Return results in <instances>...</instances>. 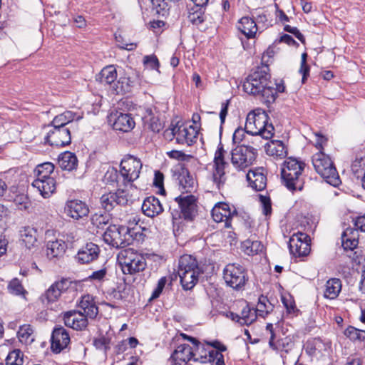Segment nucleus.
<instances>
[{
  "instance_id": "nucleus-35",
  "label": "nucleus",
  "mask_w": 365,
  "mask_h": 365,
  "mask_svg": "<svg viewBox=\"0 0 365 365\" xmlns=\"http://www.w3.org/2000/svg\"><path fill=\"white\" fill-rule=\"evenodd\" d=\"M187 271H202V268L199 267L196 259L189 255L180 257L178 272L185 273Z\"/></svg>"
},
{
  "instance_id": "nucleus-41",
  "label": "nucleus",
  "mask_w": 365,
  "mask_h": 365,
  "mask_svg": "<svg viewBox=\"0 0 365 365\" xmlns=\"http://www.w3.org/2000/svg\"><path fill=\"white\" fill-rule=\"evenodd\" d=\"M135 83V81L130 77L123 76L114 84L113 91L116 94L130 92Z\"/></svg>"
},
{
  "instance_id": "nucleus-43",
  "label": "nucleus",
  "mask_w": 365,
  "mask_h": 365,
  "mask_svg": "<svg viewBox=\"0 0 365 365\" xmlns=\"http://www.w3.org/2000/svg\"><path fill=\"white\" fill-rule=\"evenodd\" d=\"M117 78V71L114 66L103 68L99 75V80L102 83L111 85Z\"/></svg>"
},
{
  "instance_id": "nucleus-58",
  "label": "nucleus",
  "mask_w": 365,
  "mask_h": 365,
  "mask_svg": "<svg viewBox=\"0 0 365 365\" xmlns=\"http://www.w3.org/2000/svg\"><path fill=\"white\" fill-rule=\"evenodd\" d=\"M166 282H167V279L165 277H161L158 280L157 287L154 289V291L152 294L151 299H156V298L159 297V296L162 293V292L165 286Z\"/></svg>"
},
{
  "instance_id": "nucleus-34",
  "label": "nucleus",
  "mask_w": 365,
  "mask_h": 365,
  "mask_svg": "<svg viewBox=\"0 0 365 365\" xmlns=\"http://www.w3.org/2000/svg\"><path fill=\"white\" fill-rule=\"evenodd\" d=\"M342 246L346 250H353L358 245V232L352 228H347L341 235Z\"/></svg>"
},
{
  "instance_id": "nucleus-14",
  "label": "nucleus",
  "mask_w": 365,
  "mask_h": 365,
  "mask_svg": "<svg viewBox=\"0 0 365 365\" xmlns=\"http://www.w3.org/2000/svg\"><path fill=\"white\" fill-rule=\"evenodd\" d=\"M128 201L129 195L124 189H118L115 192L105 193L101 197V207L107 212L113 210L117 205H125Z\"/></svg>"
},
{
  "instance_id": "nucleus-18",
  "label": "nucleus",
  "mask_w": 365,
  "mask_h": 365,
  "mask_svg": "<svg viewBox=\"0 0 365 365\" xmlns=\"http://www.w3.org/2000/svg\"><path fill=\"white\" fill-rule=\"evenodd\" d=\"M99 254V247L95 243L88 242L78 251L74 259L78 264H86L96 260Z\"/></svg>"
},
{
  "instance_id": "nucleus-2",
  "label": "nucleus",
  "mask_w": 365,
  "mask_h": 365,
  "mask_svg": "<svg viewBox=\"0 0 365 365\" xmlns=\"http://www.w3.org/2000/svg\"><path fill=\"white\" fill-rule=\"evenodd\" d=\"M268 114L262 109L250 112L245 123V132L252 135H259L268 140L273 137L274 128L269 122Z\"/></svg>"
},
{
  "instance_id": "nucleus-40",
  "label": "nucleus",
  "mask_w": 365,
  "mask_h": 365,
  "mask_svg": "<svg viewBox=\"0 0 365 365\" xmlns=\"http://www.w3.org/2000/svg\"><path fill=\"white\" fill-rule=\"evenodd\" d=\"M66 249V245L63 240L50 241L47 244V255L50 258L58 257L63 255Z\"/></svg>"
},
{
  "instance_id": "nucleus-37",
  "label": "nucleus",
  "mask_w": 365,
  "mask_h": 365,
  "mask_svg": "<svg viewBox=\"0 0 365 365\" xmlns=\"http://www.w3.org/2000/svg\"><path fill=\"white\" fill-rule=\"evenodd\" d=\"M239 30L248 38H254L258 30L257 23L247 16L242 17L239 22Z\"/></svg>"
},
{
  "instance_id": "nucleus-27",
  "label": "nucleus",
  "mask_w": 365,
  "mask_h": 365,
  "mask_svg": "<svg viewBox=\"0 0 365 365\" xmlns=\"http://www.w3.org/2000/svg\"><path fill=\"white\" fill-rule=\"evenodd\" d=\"M179 190L182 193L191 194L196 189L197 182L187 169H182L179 176Z\"/></svg>"
},
{
  "instance_id": "nucleus-48",
  "label": "nucleus",
  "mask_w": 365,
  "mask_h": 365,
  "mask_svg": "<svg viewBox=\"0 0 365 365\" xmlns=\"http://www.w3.org/2000/svg\"><path fill=\"white\" fill-rule=\"evenodd\" d=\"M242 247L247 255H253L262 252L264 246L259 241H251L248 240L243 242Z\"/></svg>"
},
{
  "instance_id": "nucleus-21",
  "label": "nucleus",
  "mask_w": 365,
  "mask_h": 365,
  "mask_svg": "<svg viewBox=\"0 0 365 365\" xmlns=\"http://www.w3.org/2000/svg\"><path fill=\"white\" fill-rule=\"evenodd\" d=\"M51 349L56 353H60L70 342L69 334L63 327H56L51 335Z\"/></svg>"
},
{
  "instance_id": "nucleus-44",
  "label": "nucleus",
  "mask_w": 365,
  "mask_h": 365,
  "mask_svg": "<svg viewBox=\"0 0 365 365\" xmlns=\"http://www.w3.org/2000/svg\"><path fill=\"white\" fill-rule=\"evenodd\" d=\"M274 306L269 302L267 297L261 295L259 297L258 303L255 310L256 314L264 318L266 317L272 310Z\"/></svg>"
},
{
  "instance_id": "nucleus-55",
  "label": "nucleus",
  "mask_w": 365,
  "mask_h": 365,
  "mask_svg": "<svg viewBox=\"0 0 365 365\" xmlns=\"http://www.w3.org/2000/svg\"><path fill=\"white\" fill-rule=\"evenodd\" d=\"M110 339L105 336H101L95 339L93 344L97 349H103L106 352L107 350L110 349Z\"/></svg>"
},
{
  "instance_id": "nucleus-15",
  "label": "nucleus",
  "mask_w": 365,
  "mask_h": 365,
  "mask_svg": "<svg viewBox=\"0 0 365 365\" xmlns=\"http://www.w3.org/2000/svg\"><path fill=\"white\" fill-rule=\"evenodd\" d=\"M71 283V282L68 279H62L60 281L54 282L40 297V300L42 304L48 307L50 304L56 302L61 294L68 289Z\"/></svg>"
},
{
  "instance_id": "nucleus-7",
  "label": "nucleus",
  "mask_w": 365,
  "mask_h": 365,
  "mask_svg": "<svg viewBox=\"0 0 365 365\" xmlns=\"http://www.w3.org/2000/svg\"><path fill=\"white\" fill-rule=\"evenodd\" d=\"M142 168L143 163L140 158L130 155H125L120 163L122 185H132V183L139 178Z\"/></svg>"
},
{
  "instance_id": "nucleus-26",
  "label": "nucleus",
  "mask_w": 365,
  "mask_h": 365,
  "mask_svg": "<svg viewBox=\"0 0 365 365\" xmlns=\"http://www.w3.org/2000/svg\"><path fill=\"white\" fill-rule=\"evenodd\" d=\"M56 184L54 178H48L41 180L35 179L32 182V186L37 188L44 198H48L55 192Z\"/></svg>"
},
{
  "instance_id": "nucleus-62",
  "label": "nucleus",
  "mask_w": 365,
  "mask_h": 365,
  "mask_svg": "<svg viewBox=\"0 0 365 365\" xmlns=\"http://www.w3.org/2000/svg\"><path fill=\"white\" fill-rule=\"evenodd\" d=\"M266 330L268 331L270 334V338L269 340V346L272 349H277L279 347L277 346L275 343V333L273 329V324L272 323H268L266 326Z\"/></svg>"
},
{
  "instance_id": "nucleus-20",
  "label": "nucleus",
  "mask_w": 365,
  "mask_h": 365,
  "mask_svg": "<svg viewBox=\"0 0 365 365\" xmlns=\"http://www.w3.org/2000/svg\"><path fill=\"white\" fill-rule=\"evenodd\" d=\"M192 348L188 344H180L175 349L168 359L170 365L187 364L192 360Z\"/></svg>"
},
{
  "instance_id": "nucleus-17",
  "label": "nucleus",
  "mask_w": 365,
  "mask_h": 365,
  "mask_svg": "<svg viewBox=\"0 0 365 365\" xmlns=\"http://www.w3.org/2000/svg\"><path fill=\"white\" fill-rule=\"evenodd\" d=\"M185 220H191L197 212L196 198L192 194L181 195L175 198Z\"/></svg>"
},
{
  "instance_id": "nucleus-19",
  "label": "nucleus",
  "mask_w": 365,
  "mask_h": 365,
  "mask_svg": "<svg viewBox=\"0 0 365 365\" xmlns=\"http://www.w3.org/2000/svg\"><path fill=\"white\" fill-rule=\"evenodd\" d=\"M64 212L68 217L78 220L88 215L89 208L84 202L79 200H72L66 203Z\"/></svg>"
},
{
  "instance_id": "nucleus-61",
  "label": "nucleus",
  "mask_w": 365,
  "mask_h": 365,
  "mask_svg": "<svg viewBox=\"0 0 365 365\" xmlns=\"http://www.w3.org/2000/svg\"><path fill=\"white\" fill-rule=\"evenodd\" d=\"M148 128L154 133H159L163 125L158 118L151 117L148 123Z\"/></svg>"
},
{
  "instance_id": "nucleus-42",
  "label": "nucleus",
  "mask_w": 365,
  "mask_h": 365,
  "mask_svg": "<svg viewBox=\"0 0 365 365\" xmlns=\"http://www.w3.org/2000/svg\"><path fill=\"white\" fill-rule=\"evenodd\" d=\"M54 168V165L50 162H46L38 165L34 170V174L36 177V179L41 180L53 178L51 174L53 173Z\"/></svg>"
},
{
  "instance_id": "nucleus-31",
  "label": "nucleus",
  "mask_w": 365,
  "mask_h": 365,
  "mask_svg": "<svg viewBox=\"0 0 365 365\" xmlns=\"http://www.w3.org/2000/svg\"><path fill=\"white\" fill-rule=\"evenodd\" d=\"M82 117L76 116V114L71 110H67L56 115L51 123L48 124L46 128L57 127L63 128L68 127V125L73 122L74 120H79Z\"/></svg>"
},
{
  "instance_id": "nucleus-23",
  "label": "nucleus",
  "mask_w": 365,
  "mask_h": 365,
  "mask_svg": "<svg viewBox=\"0 0 365 365\" xmlns=\"http://www.w3.org/2000/svg\"><path fill=\"white\" fill-rule=\"evenodd\" d=\"M250 185L257 191L263 190L267 185L265 170L260 167L250 170L246 175Z\"/></svg>"
},
{
  "instance_id": "nucleus-51",
  "label": "nucleus",
  "mask_w": 365,
  "mask_h": 365,
  "mask_svg": "<svg viewBox=\"0 0 365 365\" xmlns=\"http://www.w3.org/2000/svg\"><path fill=\"white\" fill-rule=\"evenodd\" d=\"M110 220V216L108 214L104 213H95L91 217V222L98 228L103 229V226L108 224Z\"/></svg>"
},
{
  "instance_id": "nucleus-47",
  "label": "nucleus",
  "mask_w": 365,
  "mask_h": 365,
  "mask_svg": "<svg viewBox=\"0 0 365 365\" xmlns=\"http://www.w3.org/2000/svg\"><path fill=\"white\" fill-rule=\"evenodd\" d=\"M8 292L16 296H21L25 298L27 291L24 289L21 282L18 278L12 279L7 287Z\"/></svg>"
},
{
  "instance_id": "nucleus-25",
  "label": "nucleus",
  "mask_w": 365,
  "mask_h": 365,
  "mask_svg": "<svg viewBox=\"0 0 365 365\" xmlns=\"http://www.w3.org/2000/svg\"><path fill=\"white\" fill-rule=\"evenodd\" d=\"M79 311H81L84 316L90 319H95L98 314V307L94 302L91 295L86 294L81 297L78 304Z\"/></svg>"
},
{
  "instance_id": "nucleus-50",
  "label": "nucleus",
  "mask_w": 365,
  "mask_h": 365,
  "mask_svg": "<svg viewBox=\"0 0 365 365\" xmlns=\"http://www.w3.org/2000/svg\"><path fill=\"white\" fill-rule=\"evenodd\" d=\"M24 354L19 349H14L9 353L6 358V365H23Z\"/></svg>"
},
{
  "instance_id": "nucleus-63",
  "label": "nucleus",
  "mask_w": 365,
  "mask_h": 365,
  "mask_svg": "<svg viewBox=\"0 0 365 365\" xmlns=\"http://www.w3.org/2000/svg\"><path fill=\"white\" fill-rule=\"evenodd\" d=\"M260 200L262 204V212L264 215H269L272 212V205L269 197L261 196Z\"/></svg>"
},
{
  "instance_id": "nucleus-29",
  "label": "nucleus",
  "mask_w": 365,
  "mask_h": 365,
  "mask_svg": "<svg viewBox=\"0 0 365 365\" xmlns=\"http://www.w3.org/2000/svg\"><path fill=\"white\" fill-rule=\"evenodd\" d=\"M329 349H330V344L324 342L319 338L308 340L305 345V351L311 356L322 354L323 352L327 351Z\"/></svg>"
},
{
  "instance_id": "nucleus-39",
  "label": "nucleus",
  "mask_w": 365,
  "mask_h": 365,
  "mask_svg": "<svg viewBox=\"0 0 365 365\" xmlns=\"http://www.w3.org/2000/svg\"><path fill=\"white\" fill-rule=\"evenodd\" d=\"M266 152L277 158H283L287 155V149L281 140H272L267 144Z\"/></svg>"
},
{
  "instance_id": "nucleus-57",
  "label": "nucleus",
  "mask_w": 365,
  "mask_h": 365,
  "mask_svg": "<svg viewBox=\"0 0 365 365\" xmlns=\"http://www.w3.org/2000/svg\"><path fill=\"white\" fill-rule=\"evenodd\" d=\"M275 343L279 348L277 349H274V351L284 350L286 352H288V350L292 348L290 339L287 337L278 339Z\"/></svg>"
},
{
  "instance_id": "nucleus-59",
  "label": "nucleus",
  "mask_w": 365,
  "mask_h": 365,
  "mask_svg": "<svg viewBox=\"0 0 365 365\" xmlns=\"http://www.w3.org/2000/svg\"><path fill=\"white\" fill-rule=\"evenodd\" d=\"M107 274V269L102 268L98 271L93 272L89 277L88 279L90 281H97L101 282L103 280Z\"/></svg>"
},
{
  "instance_id": "nucleus-11",
  "label": "nucleus",
  "mask_w": 365,
  "mask_h": 365,
  "mask_svg": "<svg viewBox=\"0 0 365 365\" xmlns=\"http://www.w3.org/2000/svg\"><path fill=\"white\" fill-rule=\"evenodd\" d=\"M198 132L192 125L188 127L178 123L165 131L166 137L173 136L175 138L179 144L192 145L197 138Z\"/></svg>"
},
{
  "instance_id": "nucleus-64",
  "label": "nucleus",
  "mask_w": 365,
  "mask_h": 365,
  "mask_svg": "<svg viewBox=\"0 0 365 365\" xmlns=\"http://www.w3.org/2000/svg\"><path fill=\"white\" fill-rule=\"evenodd\" d=\"M153 184L155 187L160 188V192L162 194L165 192V190L163 187V175L159 171L155 173Z\"/></svg>"
},
{
  "instance_id": "nucleus-45",
  "label": "nucleus",
  "mask_w": 365,
  "mask_h": 365,
  "mask_svg": "<svg viewBox=\"0 0 365 365\" xmlns=\"http://www.w3.org/2000/svg\"><path fill=\"white\" fill-rule=\"evenodd\" d=\"M34 330L30 324H24L19 327L17 332L19 341L25 344H30L34 341Z\"/></svg>"
},
{
  "instance_id": "nucleus-52",
  "label": "nucleus",
  "mask_w": 365,
  "mask_h": 365,
  "mask_svg": "<svg viewBox=\"0 0 365 365\" xmlns=\"http://www.w3.org/2000/svg\"><path fill=\"white\" fill-rule=\"evenodd\" d=\"M104 179L108 183L117 182L122 184V178L120 177V171L118 173L117 169L111 167L108 169L104 175Z\"/></svg>"
},
{
  "instance_id": "nucleus-38",
  "label": "nucleus",
  "mask_w": 365,
  "mask_h": 365,
  "mask_svg": "<svg viewBox=\"0 0 365 365\" xmlns=\"http://www.w3.org/2000/svg\"><path fill=\"white\" fill-rule=\"evenodd\" d=\"M203 271H187L184 272H178L180 279V282L185 289H191L197 282L199 276Z\"/></svg>"
},
{
  "instance_id": "nucleus-46",
  "label": "nucleus",
  "mask_w": 365,
  "mask_h": 365,
  "mask_svg": "<svg viewBox=\"0 0 365 365\" xmlns=\"http://www.w3.org/2000/svg\"><path fill=\"white\" fill-rule=\"evenodd\" d=\"M240 318L241 326H249L252 324L257 319L255 310L252 309L248 304H246L241 311Z\"/></svg>"
},
{
  "instance_id": "nucleus-53",
  "label": "nucleus",
  "mask_w": 365,
  "mask_h": 365,
  "mask_svg": "<svg viewBox=\"0 0 365 365\" xmlns=\"http://www.w3.org/2000/svg\"><path fill=\"white\" fill-rule=\"evenodd\" d=\"M202 7H199L196 11L190 12L188 14L189 21L194 25H200L204 21V14Z\"/></svg>"
},
{
  "instance_id": "nucleus-13",
  "label": "nucleus",
  "mask_w": 365,
  "mask_h": 365,
  "mask_svg": "<svg viewBox=\"0 0 365 365\" xmlns=\"http://www.w3.org/2000/svg\"><path fill=\"white\" fill-rule=\"evenodd\" d=\"M44 138L51 146L63 147L71 142V128L69 127H50Z\"/></svg>"
},
{
  "instance_id": "nucleus-49",
  "label": "nucleus",
  "mask_w": 365,
  "mask_h": 365,
  "mask_svg": "<svg viewBox=\"0 0 365 365\" xmlns=\"http://www.w3.org/2000/svg\"><path fill=\"white\" fill-rule=\"evenodd\" d=\"M344 334L350 340L362 341L365 340V331L349 326L344 331Z\"/></svg>"
},
{
  "instance_id": "nucleus-1",
  "label": "nucleus",
  "mask_w": 365,
  "mask_h": 365,
  "mask_svg": "<svg viewBox=\"0 0 365 365\" xmlns=\"http://www.w3.org/2000/svg\"><path fill=\"white\" fill-rule=\"evenodd\" d=\"M269 68L266 64L257 68L242 83L243 91L249 95L261 98L267 104L274 102L273 82L270 81Z\"/></svg>"
},
{
  "instance_id": "nucleus-33",
  "label": "nucleus",
  "mask_w": 365,
  "mask_h": 365,
  "mask_svg": "<svg viewBox=\"0 0 365 365\" xmlns=\"http://www.w3.org/2000/svg\"><path fill=\"white\" fill-rule=\"evenodd\" d=\"M20 237L25 246L31 249L37 242V230L30 226L23 227L20 230Z\"/></svg>"
},
{
  "instance_id": "nucleus-24",
  "label": "nucleus",
  "mask_w": 365,
  "mask_h": 365,
  "mask_svg": "<svg viewBox=\"0 0 365 365\" xmlns=\"http://www.w3.org/2000/svg\"><path fill=\"white\" fill-rule=\"evenodd\" d=\"M217 351L211 349L208 344H197V345L192 349V361L195 362H200L202 364L211 363L213 361V355Z\"/></svg>"
},
{
  "instance_id": "nucleus-12",
  "label": "nucleus",
  "mask_w": 365,
  "mask_h": 365,
  "mask_svg": "<svg viewBox=\"0 0 365 365\" xmlns=\"http://www.w3.org/2000/svg\"><path fill=\"white\" fill-rule=\"evenodd\" d=\"M288 246L294 256H307L310 252V237L306 233L298 232L292 235Z\"/></svg>"
},
{
  "instance_id": "nucleus-60",
  "label": "nucleus",
  "mask_w": 365,
  "mask_h": 365,
  "mask_svg": "<svg viewBox=\"0 0 365 365\" xmlns=\"http://www.w3.org/2000/svg\"><path fill=\"white\" fill-rule=\"evenodd\" d=\"M284 30L288 33H290L296 38H297L302 43H305V38L303 34L299 31V30L297 27H292L289 25H286L284 28Z\"/></svg>"
},
{
  "instance_id": "nucleus-4",
  "label": "nucleus",
  "mask_w": 365,
  "mask_h": 365,
  "mask_svg": "<svg viewBox=\"0 0 365 365\" xmlns=\"http://www.w3.org/2000/svg\"><path fill=\"white\" fill-rule=\"evenodd\" d=\"M312 164L317 173L328 184L336 187L341 183L338 172L329 155L320 150L312 156Z\"/></svg>"
},
{
  "instance_id": "nucleus-3",
  "label": "nucleus",
  "mask_w": 365,
  "mask_h": 365,
  "mask_svg": "<svg viewBox=\"0 0 365 365\" xmlns=\"http://www.w3.org/2000/svg\"><path fill=\"white\" fill-rule=\"evenodd\" d=\"M305 163L296 158H288L281 169L282 180L289 190H302L304 185L302 172Z\"/></svg>"
},
{
  "instance_id": "nucleus-22",
  "label": "nucleus",
  "mask_w": 365,
  "mask_h": 365,
  "mask_svg": "<svg viewBox=\"0 0 365 365\" xmlns=\"http://www.w3.org/2000/svg\"><path fill=\"white\" fill-rule=\"evenodd\" d=\"M87 318L81 311H70L63 315L65 325L76 330H83L87 327Z\"/></svg>"
},
{
  "instance_id": "nucleus-9",
  "label": "nucleus",
  "mask_w": 365,
  "mask_h": 365,
  "mask_svg": "<svg viewBox=\"0 0 365 365\" xmlns=\"http://www.w3.org/2000/svg\"><path fill=\"white\" fill-rule=\"evenodd\" d=\"M129 236L130 230L128 227L110 225L104 232L103 237L106 244L119 248L128 245V237Z\"/></svg>"
},
{
  "instance_id": "nucleus-30",
  "label": "nucleus",
  "mask_w": 365,
  "mask_h": 365,
  "mask_svg": "<svg viewBox=\"0 0 365 365\" xmlns=\"http://www.w3.org/2000/svg\"><path fill=\"white\" fill-rule=\"evenodd\" d=\"M113 126L115 130L128 132L135 127V121L130 114L120 113L116 115Z\"/></svg>"
},
{
  "instance_id": "nucleus-32",
  "label": "nucleus",
  "mask_w": 365,
  "mask_h": 365,
  "mask_svg": "<svg viewBox=\"0 0 365 365\" xmlns=\"http://www.w3.org/2000/svg\"><path fill=\"white\" fill-rule=\"evenodd\" d=\"M341 282L338 278H331L324 285V297L327 299H336L341 290Z\"/></svg>"
},
{
  "instance_id": "nucleus-28",
  "label": "nucleus",
  "mask_w": 365,
  "mask_h": 365,
  "mask_svg": "<svg viewBox=\"0 0 365 365\" xmlns=\"http://www.w3.org/2000/svg\"><path fill=\"white\" fill-rule=\"evenodd\" d=\"M142 211L150 217H153L163 211L160 200L155 196L146 197L142 205Z\"/></svg>"
},
{
  "instance_id": "nucleus-10",
  "label": "nucleus",
  "mask_w": 365,
  "mask_h": 365,
  "mask_svg": "<svg viewBox=\"0 0 365 365\" xmlns=\"http://www.w3.org/2000/svg\"><path fill=\"white\" fill-rule=\"evenodd\" d=\"M227 153L222 143L220 142L215 153L212 173L213 181L219 189L224 185L227 180L225 170L229 167V163L225 160Z\"/></svg>"
},
{
  "instance_id": "nucleus-56",
  "label": "nucleus",
  "mask_w": 365,
  "mask_h": 365,
  "mask_svg": "<svg viewBox=\"0 0 365 365\" xmlns=\"http://www.w3.org/2000/svg\"><path fill=\"white\" fill-rule=\"evenodd\" d=\"M144 64L150 69H158L159 67V61L154 55L145 56L143 58Z\"/></svg>"
},
{
  "instance_id": "nucleus-5",
  "label": "nucleus",
  "mask_w": 365,
  "mask_h": 365,
  "mask_svg": "<svg viewBox=\"0 0 365 365\" xmlns=\"http://www.w3.org/2000/svg\"><path fill=\"white\" fill-rule=\"evenodd\" d=\"M118 259L125 274H135L147 266L145 257L133 249H125L118 254Z\"/></svg>"
},
{
  "instance_id": "nucleus-54",
  "label": "nucleus",
  "mask_w": 365,
  "mask_h": 365,
  "mask_svg": "<svg viewBox=\"0 0 365 365\" xmlns=\"http://www.w3.org/2000/svg\"><path fill=\"white\" fill-rule=\"evenodd\" d=\"M168 155L169 158L175 159L180 161H187L189 159L192 158V156L190 155H187L182 151L180 150H172L168 153Z\"/></svg>"
},
{
  "instance_id": "nucleus-16",
  "label": "nucleus",
  "mask_w": 365,
  "mask_h": 365,
  "mask_svg": "<svg viewBox=\"0 0 365 365\" xmlns=\"http://www.w3.org/2000/svg\"><path fill=\"white\" fill-rule=\"evenodd\" d=\"M212 217L217 222H225V227H230L232 219L237 215L236 208L225 202L216 204L212 210Z\"/></svg>"
},
{
  "instance_id": "nucleus-8",
  "label": "nucleus",
  "mask_w": 365,
  "mask_h": 365,
  "mask_svg": "<svg viewBox=\"0 0 365 365\" xmlns=\"http://www.w3.org/2000/svg\"><path fill=\"white\" fill-rule=\"evenodd\" d=\"M256 157V149L249 145H237L231 151V163L239 170H245L252 165Z\"/></svg>"
},
{
  "instance_id": "nucleus-36",
  "label": "nucleus",
  "mask_w": 365,
  "mask_h": 365,
  "mask_svg": "<svg viewBox=\"0 0 365 365\" xmlns=\"http://www.w3.org/2000/svg\"><path fill=\"white\" fill-rule=\"evenodd\" d=\"M58 164L63 170L71 171L77 168L78 159L75 153L66 151L59 155Z\"/></svg>"
},
{
  "instance_id": "nucleus-6",
  "label": "nucleus",
  "mask_w": 365,
  "mask_h": 365,
  "mask_svg": "<svg viewBox=\"0 0 365 365\" xmlns=\"http://www.w3.org/2000/svg\"><path fill=\"white\" fill-rule=\"evenodd\" d=\"M223 279L227 286L235 290L244 289L249 277L247 270L238 263H229L223 269Z\"/></svg>"
}]
</instances>
